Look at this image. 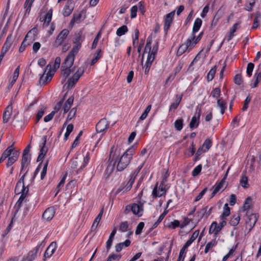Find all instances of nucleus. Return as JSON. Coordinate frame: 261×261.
Masks as SVG:
<instances>
[{
  "label": "nucleus",
  "mask_w": 261,
  "mask_h": 261,
  "mask_svg": "<svg viewBox=\"0 0 261 261\" xmlns=\"http://www.w3.org/2000/svg\"><path fill=\"white\" fill-rule=\"evenodd\" d=\"M135 147H132L126 150L120 158L117 165V170L122 171L125 169L129 164L135 152Z\"/></svg>",
  "instance_id": "nucleus-1"
},
{
  "label": "nucleus",
  "mask_w": 261,
  "mask_h": 261,
  "mask_svg": "<svg viewBox=\"0 0 261 261\" xmlns=\"http://www.w3.org/2000/svg\"><path fill=\"white\" fill-rule=\"evenodd\" d=\"M84 40V37L83 36V33L82 31H79L75 34L74 37L73 39V42L75 45L73 46L72 49L68 54V58L70 60L72 59V56L75 57L78 53L79 50L81 47V44Z\"/></svg>",
  "instance_id": "nucleus-2"
},
{
  "label": "nucleus",
  "mask_w": 261,
  "mask_h": 261,
  "mask_svg": "<svg viewBox=\"0 0 261 261\" xmlns=\"http://www.w3.org/2000/svg\"><path fill=\"white\" fill-rule=\"evenodd\" d=\"M151 38L150 37H148L147 39V42L145 47L144 52H148L147 58V62L149 63H152L153 62L155 56L157 54L158 48H159V44L158 42L153 46L151 48Z\"/></svg>",
  "instance_id": "nucleus-3"
},
{
  "label": "nucleus",
  "mask_w": 261,
  "mask_h": 261,
  "mask_svg": "<svg viewBox=\"0 0 261 261\" xmlns=\"http://www.w3.org/2000/svg\"><path fill=\"white\" fill-rule=\"evenodd\" d=\"M19 156V151H15L12 154L8 150L5 149L0 158V164L8 158L6 166L9 168L18 160Z\"/></svg>",
  "instance_id": "nucleus-4"
},
{
  "label": "nucleus",
  "mask_w": 261,
  "mask_h": 261,
  "mask_svg": "<svg viewBox=\"0 0 261 261\" xmlns=\"http://www.w3.org/2000/svg\"><path fill=\"white\" fill-rule=\"evenodd\" d=\"M72 59H68V55L66 57L62 63L61 69L62 74L65 79H66L71 72L74 71L73 68H71L73 64L75 57L72 56Z\"/></svg>",
  "instance_id": "nucleus-5"
},
{
  "label": "nucleus",
  "mask_w": 261,
  "mask_h": 261,
  "mask_svg": "<svg viewBox=\"0 0 261 261\" xmlns=\"http://www.w3.org/2000/svg\"><path fill=\"white\" fill-rule=\"evenodd\" d=\"M30 145H28L24 149L21 162V170L22 172L30 164L31 155L30 153Z\"/></svg>",
  "instance_id": "nucleus-6"
},
{
  "label": "nucleus",
  "mask_w": 261,
  "mask_h": 261,
  "mask_svg": "<svg viewBox=\"0 0 261 261\" xmlns=\"http://www.w3.org/2000/svg\"><path fill=\"white\" fill-rule=\"evenodd\" d=\"M194 39L193 38H188L185 43L181 44L177 51V56H180L184 54L186 51L189 52L194 48V43H192V41Z\"/></svg>",
  "instance_id": "nucleus-7"
},
{
  "label": "nucleus",
  "mask_w": 261,
  "mask_h": 261,
  "mask_svg": "<svg viewBox=\"0 0 261 261\" xmlns=\"http://www.w3.org/2000/svg\"><path fill=\"white\" fill-rule=\"evenodd\" d=\"M226 224L225 220H222L218 224L217 222L214 221L212 223L208 232L210 234L214 233L215 238H217L219 232L224 227Z\"/></svg>",
  "instance_id": "nucleus-8"
},
{
  "label": "nucleus",
  "mask_w": 261,
  "mask_h": 261,
  "mask_svg": "<svg viewBox=\"0 0 261 261\" xmlns=\"http://www.w3.org/2000/svg\"><path fill=\"white\" fill-rule=\"evenodd\" d=\"M54 75V71L51 70V65L48 64L46 66L45 71L39 79V83L41 85H45L48 81L51 80Z\"/></svg>",
  "instance_id": "nucleus-9"
},
{
  "label": "nucleus",
  "mask_w": 261,
  "mask_h": 261,
  "mask_svg": "<svg viewBox=\"0 0 261 261\" xmlns=\"http://www.w3.org/2000/svg\"><path fill=\"white\" fill-rule=\"evenodd\" d=\"M201 115V110L200 108L198 107L196 109V112L194 116L192 117L189 124L190 128L193 129L197 128L199 124V119Z\"/></svg>",
  "instance_id": "nucleus-10"
},
{
  "label": "nucleus",
  "mask_w": 261,
  "mask_h": 261,
  "mask_svg": "<svg viewBox=\"0 0 261 261\" xmlns=\"http://www.w3.org/2000/svg\"><path fill=\"white\" fill-rule=\"evenodd\" d=\"M175 15V11H173L170 13L166 14L164 16V30L166 34L169 30L170 27L172 23L173 19Z\"/></svg>",
  "instance_id": "nucleus-11"
},
{
  "label": "nucleus",
  "mask_w": 261,
  "mask_h": 261,
  "mask_svg": "<svg viewBox=\"0 0 261 261\" xmlns=\"http://www.w3.org/2000/svg\"><path fill=\"white\" fill-rule=\"evenodd\" d=\"M69 34L67 29L63 30L58 35L55 42V45L57 47L61 45L66 39Z\"/></svg>",
  "instance_id": "nucleus-12"
},
{
  "label": "nucleus",
  "mask_w": 261,
  "mask_h": 261,
  "mask_svg": "<svg viewBox=\"0 0 261 261\" xmlns=\"http://www.w3.org/2000/svg\"><path fill=\"white\" fill-rule=\"evenodd\" d=\"M13 42V41L12 40V34H9L7 36V37L6 38V40L5 41V42L1 49V55H3L4 56H5L6 53L10 49V48Z\"/></svg>",
  "instance_id": "nucleus-13"
},
{
  "label": "nucleus",
  "mask_w": 261,
  "mask_h": 261,
  "mask_svg": "<svg viewBox=\"0 0 261 261\" xmlns=\"http://www.w3.org/2000/svg\"><path fill=\"white\" fill-rule=\"evenodd\" d=\"M145 201H140L139 203H133L131 207V210L133 214L137 215L139 216L142 215L143 207V205Z\"/></svg>",
  "instance_id": "nucleus-14"
},
{
  "label": "nucleus",
  "mask_w": 261,
  "mask_h": 261,
  "mask_svg": "<svg viewBox=\"0 0 261 261\" xmlns=\"http://www.w3.org/2000/svg\"><path fill=\"white\" fill-rule=\"evenodd\" d=\"M42 244L37 245L34 249L30 251L27 256L28 261H33L37 256L38 252H41L42 249H41Z\"/></svg>",
  "instance_id": "nucleus-15"
},
{
  "label": "nucleus",
  "mask_w": 261,
  "mask_h": 261,
  "mask_svg": "<svg viewBox=\"0 0 261 261\" xmlns=\"http://www.w3.org/2000/svg\"><path fill=\"white\" fill-rule=\"evenodd\" d=\"M109 125V123L106 119H101L96 125V131L99 133L103 132L108 128Z\"/></svg>",
  "instance_id": "nucleus-16"
},
{
  "label": "nucleus",
  "mask_w": 261,
  "mask_h": 261,
  "mask_svg": "<svg viewBox=\"0 0 261 261\" xmlns=\"http://www.w3.org/2000/svg\"><path fill=\"white\" fill-rule=\"evenodd\" d=\"M57 248V244L56 242H51L49 246L46 249L44 253V257L45 258H49L54 253Z\"/></svg>",
  "instance_id": "nucleus-17"
},
{
  "label": "nucleus",
  "mask_w": 261,
  "mask_h": 261,
  "mask_svg": "<svg viewBox=\"0 0 261 261\" xmlns=\"http://www.w3.org/2000/svg\"><path fill=\"white\" fill-rule=\"evenodd\" d=\"M27 170L20 177L18 181L17 182L16 185L15 186V193H19V192L22 191L23 189L29 188L28 187H25L24 184V178L25 176L28 172Z\"/></svg>",
  "instance_id": "nucleus-18"
},
{
  "label": "nucleus",
  "mask_w": 261,
  "mask_h": 261,
  "mask_svg": "<svg viewBox=\"0 0 261 261\" xmlns=\"http://www.w3.org/2000/svg\"><path fill=\"white\" fill-rule=\"evenodd\" d=\"M55 211L54 207H50L47 208L43 213L42 218L47 221H50L54 216Z\"/></svg>",
  "instance_id": "nucleus-19"
},
{
  "label": "nucleus",
  "mask_w": 261,
  "mask_h": 261,
  "mask_svg": "<svg viewBox=\"0 0 261 261\" xmlns=\"http://www.w3.org/2000/svg\"><path fill=\"white\" fill-rule=\"evenodd\" d=\"M28 192H29V188H26V189H23V190H22V191H21V192H19V193H15L16 194H21V195L16 203V205H17L18 209H19L21 207L22 203L25 199V198L28 193ZM18 210H17V211Z\"/></svg>",
  "instance_id": "nucleus-20"
},
{
  "label": "nucleus",
  "mask_w": 261,
  "mask_h": 261,
  "mask_svg": "<svg viewBox=\"0 0 261 261\" xmlns=\"http://www.w3.org/2000/svg\"><path fill=\"white\" fill-rule=\"evenodd\" d=\"M257 220V217L256 214H252L248 216L246 220V224L250 226L249 230H251L253 228Z\"/></svg>",
  "instance_id": "nucleus-21"
},
{
  "label": "nucleus",
  "mask_w": 261,
  "mask_h": 261,
  "mask_svg": "<svg viewBox=\"0 0 261 261\" xmlns=\"http://www.w3.org/2000/svg\"><path fill=\"white\" fill-rule=\"evenodd\" d=\"M12 109L13 108L11 105L8 106L6 108L3 116V120L4 123H6L9 121L10 116L12 115Z\"/></svg>",
  "instance_id": "nucleus-22"
},
{
  "label": "nucleus",
  "mask_w": 261,
  "mask_h": 261,
  "mask_svg": "<svg viewBox=\"0 0 261 261\" xmlns=\"http://www.w3.org/2000/svg\"><path fill=\"white\" fill-rule=\"evenodd\" d=\"M73 10V6L71 2L68 1L63 10V14L65 17L69 16Z\"/></svg>",
  "instance_id": "nucleus-23"
},
{
  "label": "nucleus",
  "mask_w": 261,
  "mask_h": 261,
  "mask_svg": "<svg viewBox=\"0 0 261 261\" xmlns=\"http://www.w3.org/2000/svg\"><path fill=\"white\" fill-rule=\"evenodd\" d=\"M182 98V94H176L175 95V98L174 100V102L172 103L169 107V111H172V110H175L178 107L180 102Z\"/></svg>",
  "instance_id": "nucleus-24"
},
{
  "label": "nucleus",
  "mask_w": 261,
  "mask_h": 261,
  "mask_svg": "<svg viewBox=\"0 0 261 261\" xmlns=\"http://www.w3.org/2000/svg\"><path fill=\"white\" fill-rule=\"evenodd\" d=\"M208 208V206H205L202 207L200 210H199L197 212V216L199 218V220L202 219L203 218H205V219H207L208 216L207 213L206 212V210Z\"/></svg>",
  "instance_id": "nucleus-25"
},
{
  "label": "nucleus",
  "mask_w": 261,
  "mask_h": 261,
  "mask_svg": "<svg viewBox=\"0 0 261 261\" xmlns=\"http://www.w3.org/2000/svg\"><path fill=\"white\" fill-rule=\"evenodd\" d=\"M20 66H18L15 70L12 79L10 81L9 87L11 88L16 82L19 74Z\"/></svg>",
  "instance_id": "nucleus-26"
},
{
  "label": "nucleus",
  "mask_w": 261,
  "mask_h": 261,
  "mask_svg": "<svg viewBox=\"0 0 261 261\" xmlns=\"http://www.w3.org/2000/svg\"><path fill=\"white\" fill-rule=\"evenodd\" d=\"M84 19V17L83 18V12H81L78 14H74L71 20L70 23L73 24L75 23H79Z\"/></svg>",
  "instance_id": "nucleus-27"
},
{
  "label": "nucleus",
  "mask_w": 261,
  "mask_h": 261,
  "mask_svg": "<svg viewBox=\"0 0 261 261\" xmlns=\"http://www.w3.org/2000/svg\"><path fill=\"white\" fill-rule=\"evenodd\" d=\"M73 102V97L72 96H70L68 98L66 102L65 103L63 107V114H65L67 113L68 110L70 109L71 106H72Z\"/></svg>",
  "instance_id": "nucleus-28"
},
{
  "label": "nucleus",
  "mask_w": 261,
  "mask_h": 261,
  "mask_svg": "<svg viewBox=\"0 0 261 261\" xmlns=\"http://www.w3.org/2000/svg\"><path fill=\"white\" fill-rule=\"evenodd\" d=\"M34 1L35 0H25L23 6L24 8L25 9L24 15H28L29 14L33 3Z\"/></svg>",
  "instance_id": "nucleus-29"
},
{
  "label": "nucleus",
  "mask_w": 261,
  "mask_h": 261,
  "mask_svg": "<svg viewBox=\"0 0 261 261\" xmlns=\"http://www.w3.org/2000/svg\"><path fill=\"white\" fill-rule=\"evenodd\" d=\"M201 24H202V20L199 18H196L194 23V25H193V30H192V33L195 34L196 32H197L199 31V30L200 29V28L201 26Z\"/></svg>",
  "instance_id": "nucleus-30"
},
{
  "label": "nucleus",
  "mask_w": 261,
  "mask_h": 261,
  "mask_svg": "<svg viewBox=\"0 0 261 261\" xmlns=\"http://www.w3.org/2000/svg\"><path fill=\"white\" fill-rule=\"evenodd\" d=\"M64 99H62L61 100H60L59 102L57 103L56 106L54 107V111L52 112H54V114H58V116L59 117L61 115L62 111V106L63 104Z\"/></svg>",
  "instance_id": "nucleus-31"
},
{
  "label": "nucleus",
  "mask_w": 261,
  "mask_h": 261,
  "mask_svg": "<svg viewBox=\"0 0 261 261\" xmlns=\"http://www.w3.org/2000/svg\"><path fill=\"white\" fill-rule=\"evenodd\" d=\"M224 182L223 180H221L219 182H216L214 186V191L212 194V197H214L223 187Z\"/></svg>",
  "instance_id": "nucleus-32"
},
{
  "label": "nucleus",
  "mask_w": 261,
  "mask_h": 261,
  "mask_svg": "<svg viewBox=\"0 0 261 261\" xmlns=\"http://www.w3.org/2000/svg\"><path fill=\"white\" fill-rule=\"evenodd\" d=\"M103 213V209L102 208L101 210V211L100 212V213H99V214L98 215V216L95 219L94 222L91 227L92 229H95L97 228V227L99 224V222L102 218Z\"/></svg>",
  "instance_id": "nucleus-33"
},
{
  "label": "nucleus",
  "mask_w": 261,
  "mask_h": 261,
  "mask_svg": "<svg viewBox=\"0 0 261 261\" xmlns=\"http://www.w3.org/2000/svg\"><path fill=\"white\" fill-rule=\"evenodd\" d=\"M217 105L221 109V114H223L226 108V102L222 98H220L217 100Z\"/></svg>",
  "instance_id": "nucleus-34"
},
{
  "label": "nucleus",
  "mask_w": 261,
  "mask_h": 261,
  "mask_svg": "<svg viewBox=\"0 0 261 261\" xmlns=\"http://www.w3.org/2000/svg\"><path fill=\"white\" fill-rule=\"evenodd\" d=\"M216 239V238H215V236H214V239L206 244L204 249V252L205 253H207L211 249L216 245L217 242Z\"/></svg>",
  "instance_id": "nucleus-35"
},
{
  "label": "nucleus",
  "mask_w": 261,
  "mask_h": 261,
  "mask_svg": "<svg viewBox=\"0 0 261 261\" xmlns=\"http://www.w3.org/2000/svg\"><path fill=\"white\" fill-rule=\"evenodd\" d=\"M52 15L53 9L51 8L48 11L44 17L43 18V21H44V23H46L48 25L51 20Z\"/></svg>",
  "instance_id": "nucleus-36"
},
{
  "label": "nucleus",
  "mask_w": 261,
  "mask_h": 261,
  "mask_svg": "<svg viewBox=\"0 0 261 261\" xmlns=\"http://www.w3.org/2000/svg\"><path fill=\"white\" fill-rule=\"evenodd\" d=\"M240 221V217L239 215H234L230 219L229 224L233 226H237Z\"/></svg>",
  "instance_id": "nucleus-37"
},
{
  "label": "nucleus",
  "mask_w": 261,
  "mask_h": 261,
  "mask_svg": "<svg viewBox=\"0 0 261 261\" xmlns=\"http://www.w3.org/2000/svg\"><path fill=\"white\" fill-rule=\"evenodd\" d=\"M240 182L241 186L244 188H247L249 187L248 177L245 175L242 174Z\"/></svg>",
  "instance_id": "nucleus-38"
},
{
  "label": "nucleus",
  "mask_w": 261,
  "mask_h": 261,
  "mask_svg": "<svg viewBox=\"0 0 261 261\" xmlns=\"http://www.w3.org/2000/svg\"><path fill=\"white\" fill-rule=\"evenodd\" d=\"M128 31V29L126 25H122L116 31V34L118 36H121L124 35Z\"/></svg>",
  "instance_id": "nucleus-39"
},
{
  "label": "nucleus",
  "mask_w": 261,
  "mask_h": 261,
  "mask_svg": "<svg viewBox=\"0 0 261 261\" xmlns=\"http://www.w3.org/2000/svg\"><path fill=\"white\" fill-rule=\"evenodd\" d=\"M183 119H178L174 122V127L176 130L180 131L183 127Z\"/></svg>",
  "instance_id": "nucleus-40"
},
{
  "label": "nucleus",
  "mask_w": 261,
  "mask_h": 261,
  "mask_svg": "<svg viewBox=\"0 0 261 261\" xmlns=\"http://www.w3.org/2000/svg\"><path fill=\"white\" fill-rule=\"evenodd\" d=\"M180 226V222L177 220H174L173 221L170 222L167 224L166 227L169 229H175Z\"/></svg>",
  "instance_id": "nucleus-41"
},
{
  "label": "nucleus",
  "mask_w": 261,
  "mask_h": 261,
  "mask_svg": "<svg viewBox=\"0 0 261 261\" xmlns=\"http://www.w3.org/2000/svg\"><path fill=\"white\" fill-rule=\"evenodd\" d=\"M237 26H238V23H236L235 24H234L233 25V26L230 29L229 34L227 38V41H229L233 37L234 33H235V32L236 31V30L237 29Z\"/></svg>",
  "instance_id": "nucleus-42"
},
{
  "label": "nucleus",
  "mask_w": 261,
  "mask_h": 261,
  "mask_svg": "<svg viewBox=\"0 0 261 261\" xmlns=\"http://www.w3.org/2000/svg\"><path fill=\"white\" fill-rule=\"evenodd\" d=\"M101 52L100 49H98L94 54L93 58L91 62V65H93L101 57V56L100 55Z\"/></svg>",
  "instance_id": "nucleus-43"
},
{
  "label": "nucleus",
  "mask_w": 261,
  "mask_h": 261,
  "mask_svg": "<svg viewBox=\"0 0 261 261\" xmlns=\"http://www.w3.org/2000/svg\"><path fill=\"white\" fill-rule=\"evenodd\" d=\"M212 141L209 139H207L204 141L201 147L204 149V151L206 152L211 148V147L212 146Z\"/></svg>",
  "instance_id": "nucleus-44"
},
{
  "label": "nucleus",
  "mask_w": 261,
  "mask_h": 261,
  "mask_svg": "<svg viewBox=\"0 0 261 261\" xmlns=\"http://www.w3.org/2000/svg\"><path fill=\"white\" fill-rule=\"evenodd\" d=\"M230 214V208L227 203H225L223 207V212L222 214L220 216L222 219H223L224 217L228 216Z\"/></svg>",
  "instance_id": "nucleus-45"
},
{
  "label": "nucleus",
  "mask_w": 261,
  "mask_h": 261,
  "mask_svg": "<svg viewBox=\"0 0 261 261\" xmlns=\"http://www.w3.org/2000/svg\"><path fill=\"white\" fill-rule=\"evenodd\" d=\"M216 71V66L212 68L207 75V80L208 82L211 81L214 79V75Z\"/></svg>",
  "instance_id": "nucleus-46"
},
{
  "label": "nucleus",
  "mask_w": 261,
  "mask_h": 261,
  "mask_svg": "<svg viewBox=\"0 0 261 261\" xmlns=\"http://www.w3.org/2000/svg\"><path fill=\"white\" fill-rule=\"evenodd\" d=\"M73 129V125L72 124H69L67 126L66 131L64 135V140H67L69 135L72 132Z\"/></svg>",
  "instance_id": "nucleus-47"
},
{
  "label": "nucleus",
  "mask_w": 261,
  "mask_h": 261,
  "mask_svg": "<svg viewBox=\"0 0 261 261\" xmlns=\"http://www.w3.org/2000/svg\"><path fill=\"white\" fill-rule=\"evenodd\" d=\"M119 230L121 232H125L128 230V223L127 221H124L120 223Z\"/></svg>",
  "instance_id": "nucleus-48"
},
{
  "label": "nucleus",
  "mask_w": 261,
  "mask_h": 261,
  "mask_svg": "<svg viewBox=\"0 0 261 261\" xmlns=\"http://www.w3.org/2000/svg\"><path fill=\"white\" fill-rule=\"evenodd\" d=\"M251 204H252V199L250 197H248V198H246V199L245 200V201L244 203V205H243L244 210L246 211L247 210H249L250 208Z\"/></svg>",
  "instance_id": "nucleus-49"
},
{
  "label": "nucleus",
  "mask_w": 261,
  "mask_h": 261,
  "mask_svg": "<svg viewBox=\"0 0 261 261\" xmlns=\"http://www.w3.org/2000/svg\"><path fill=\"white\" fill-rule=\"evenodd\" d=\"M76 113V108H73L69 112L67 117L66 118V121H70L72 118H73L75 114Z\"/></svg>",
  "instance_id": "nucleus-50"
},
{
  "label": "nucleus",
  "mask_w": 261,
  "mask_h": 261,
  "mask_svg": "<svg viewBox=\"0 0 261 261\" xmlns=\"http://www.w3.org/2000/svg\"><path fill=\"white\" fill-rule=\"evenodd\" d=\"M136 177V176H134V175H133L132 174H130V178H129L128 181L127 182V183L126 184H127L126 190H130L131 189V188L132 187V185L135 180Z\"/></svg>",
  "instance_id": "nucleus-51"
},
{
  "label": "nucleus",
  "mask_w": 261,
  "mask_h": 261,
  "mask_svg": "<svg viewBox=\"0 0 261 261\" xmlns=\"http://www.w3.org/2000/svg\"><path fill=\"white\" fill-rule=\"evenodd\" d=\"M255 3V0H247L246 4V10L248 11H251L254 6Z\"/></svg>",
  "instance_id": "nucleus-52"
},
{
  "label": "nucleus",
  "mask_w": 261,
  "mask_h": 261,
  "mask_svg": "<svg viewBox=\"0 0 261 261\" xmlns=\"http://www.w3.org/2000/svg\"><path fill=\"white\" fill-rule=\"evenodd\" d=\"M199 234V230L195 231L191 236L189 240H188L187 242L191 245V244L196 240Z\"/></svg>",
  "instance_id": "nucleus-53"
},
{
  "label": "nucleus",
  "mask_w": 261,
  "mask_h": 261,
  "mask_svg": "<svg viewBox=\"0 0 261 261\" xmlns=\"http://www.w3.org/2000/svg\"><path fill=\"white\" fill-rule=\"evenodd\" d=\"M29 37V35H27L25 37H24V39H23V41L21 43V46L19 48V51L20 53L23 52L26 47L29 45V43H26L25 42L27 41V38Z\"/></svg>",
  "instance_id": "nucleus-54"
},
{
  "label": "nucleus",
  "mask_w": 261,
  "mask_h": 261,
  "mask_svg": "<svg viewBox=\"0 0 261 261\" xmlns=\"http://www.w3.org/2000/svg\"><path fill=\"white\" fill-rule=\"evenodd\" d=\"M202 170V165L201 164L198 165L194 168L192 172V175L195 177L197 176L201 172Z\"/></svg>",
  "instance_id": "nucleus-55"
},
{
  "label": "nucleus",
  "mask_w": 261,
  "mask_h": 261,
  "mask_svg": "<svg viewBox=\"0 0 261 261\" xmlns=\"http://www.w3.org/2000/svg\"><path fill=\"white\" fill-rule=\"evenodd\" d=\"M254 67V65L252 63H249L247 65L246 72L249 77L251 76L252 74V71Z\"/></svg>",
  "instance_id": "nucleus-56"
},
{
  "label": "nucleus",
  "mask_w": 261,
  "mask_h": 261,
  "mask_svg": "<svg viewBox=\"0 0 261 261\" xmlns=\"http://www.w3.org/2000/svg\"><path fill=\"white\" fill-rule=\"evenodd\" d=\"M90 160V153L87 152L86 155L84 158L83 163L80 167V169H82L85 168L89 163Z\"/></svg>",
  "instance_id": "nucleus-57"
},
{
  "label": "nucleus",
  "mask_w": 261,
  "mask_h": 261,
  "mask_svg": "<svg viewBox=\"0 0 261 261\" xmlns=\"http://www.w3.org/2000/svg\"><path fill=\"white\" fill-rule=\"evenodd\" d=\"M203 35V32H201L199 35L196 37L195 34H193L191 36H190L189 38H193L194 37V39L192 40V43H194L193 45L195 46V45L199 42V41L201 39V37Z\"/></svg>",
  "instance_id": "nucleus-58"
},
{
  "label": "nucleus",
  "mask_w": 261,
  "mask_h": 261,
  "mask_svg": "<svg viewBox=\"0 0 261 261\" xmlns=\"http://www.w3.org/2000/svg\"><path fill=\"white\" fill-rule=\"evenodd\" d=\"M45 110V108L44 107H42V108H41L39 109V110L37 112V116H36L37 118H36V123H38L39 122L40 119L42 118V117L44 115Z\"/></svg>",
  "instance_id": "nucleus-59"
},
{
  "label": "nucleus",
  "mask_w": 261,
  "mask_h": 261,
  "mask_svg": "<svg viewBox=\"0 0 261 261\" xmlns=\"http://www.w3.org/2000/svg\"><path fill=\"white\" fill-rule=\"evenodd\" d=\"M127 184L124 186H121L119 187L116 191L115 194H118L120 193L121 195L123 193L128 191L129 190H126Z\"/></svg>",
  "instance_id": "nucleus-60"
},
{
  "label": "nucleus",
  "mask_w": 261,
  "mask_h": 261,
  "mask_svg": "<svg viewBox=\"0 0 261 261\" xmlns=\"http://www.w3.org/2000/svg\"><path fill=\"white\" fill-rule=\"evenodd\" d=\"M233 81L234 83L238 85H240L243 82L242 76L240 74H237L235 75Z\"/></svg>",
  "instance_id": "nucleus-61"
},
{
  "label": "nucleus",
  "mask_w": 261,
  "mask_h": 261,
  "mask_svg": "<svg viewBox=\"0 0 261 261\" xmlns=\"http://www.w3.org/2000/svg\"><path fill=\"white\" fill-rule=\"evenodd\" d=\"M254 76L256 77V79H255V82H254V83L253 84V85L252 86V88H253L256 87L257 86L259 81L260 80V79H261V72H256L255 75H254Z\"/></svg>",
  "instance_id": "nucleus-62"
},
{
  "label": "nucleus",
  "mask_w": 261,
  "mask_h": 261,
  "mask_svg": "<svg viewBox=\"0 0 261 261\" xmlns=\"http://www.w3.org/2000/svg\"><path fill=\"white\" fill-rule=\"evenodd\" d=\"M221 93L220 89L219 88H216L211 92V96L214 98H218Z\"/></svg>",
  "instance_id": "nucleus-63"
},
{
  "label": "nucleus",
  "mask_w": 261,
  "mask_h": 261,
  "mask_svg": "<svg viewBox=\"0 0 261 261\" xmlns=\"http://www.w3.org/2000/svg\"><path fill=\"white\" fill-rule=\"evenodd\" d=\"M144 223L143 222H141L138 224V225L137 226L136 230L135 231V233L137 235L140 234L141 233L142 230L143 228H144Z\"/></svg>",
  "instance_id": "nucleus-64"
}]
</instances>
